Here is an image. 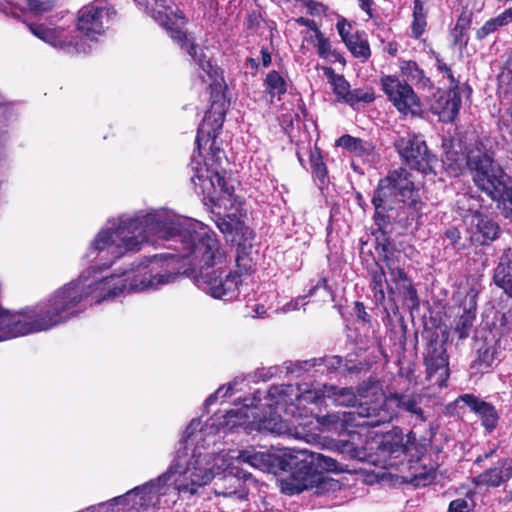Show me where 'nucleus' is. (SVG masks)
Returning <instances> with one entry per match:
<instances>
[{
	"mask_svg": "<svg viewBox=\"0 0 512 512\" xmlns=\"http://www.w3.org/2000/svg\"><path fill=\"white\" fill-rule=\"evenodd\" d=\"M170 241L169 248L188 261L198 287L215 299L238 295L240 276L224 273L227 263L217 235L202 222L157 210L135 217L109 220L92 241L87 257L108 268L127 252H137L145 242Z\"/></svg>",
	"mask_w": 512,
	"mask_h": 512,
	"instance_id": "nucleus-1",
	"label": "nucleus"
},
{
	"mask_svg": "<svg viewBox=\"0 0 512 512\" xmlns=\"http://www.w3.org/2000/svg\"><path fill=\"white\" fill-rule=\"evenodd\" d=\"M221 423L210 419L202 425L200 419H193L184 432L185 445L178 449L166 472L170 474L166 483L171 487L168 502L180 495L194 496L208 485L217 474L237 464H247L264 472L276 474L293 465L286 455L292 448H286L282 455L250 448L241 451L223 452L217 455L203 453L200 447L215 442Z\"/></svg>",
	"mask_w": 512,
	"mask_h": 512,
	"instance_id": "nucleus-2",
	"label": "nucleus"
},
{
	"mask_svg": "<svg viewBox=\"0 0 512 512\" xmlns=\"http://www.w3.org/2000/svg\"><path fill=\"white\" fill-rule=\"evenodd\" d=\"M326 387L328 385L322 389H303L278 385L271 387L264 399L257 392L252 399H246L242 407L226 413L225 425L306 439L314 429L312 412L306 409V404L318 403L327 397Z\"/></svg>",
	"mask_w": 512,
	"mask_h": 512,
	"instance_id": "nucleus-3",
	"label": "nucleus"
},
{
	"mask_svg": "<svg viewBox=\"0 0 512 512\" xmlns=\"http://www.w3.org/2000/svg\"><path fill=\"white\" fill-rule=\"evenodd\" d=\"M96 270L89 268L77 280L56 290L38 310L25 309L12 314L0 308V341L49 330L81 312V303L91 297L101 303V279L90 280Z\"/></svg>",
	"mask_w": 512,
	"mask_h": 512,
	"instance_id": "nucleus-4",
	"label": "nucleus"
},
{
	"mask_svg": "<svg viewBox=\"0 0 512 512\" xmlns=\"http://www.w3.org/2000/svg\"><path fill=\"white\" fill-rule=\"evenodd\" d=\"M146 9L152 18L159 23L170 37L180 45L197 62L203 73L199 76L203 82L214 80L218 77V68L214 67L202 50L195 44L194 38L187 34L184 27L187 23L181 11L169 5L170 0H145Z\"/></svg>",
	"mask_w": 512,
	"mask_h": 512,
	"instance_id": "nucleus-5",
	"label": "nucleus"
},
{
	"mask_svg": "<svg viewBox=\"0 0 512 512\" xmlns=\"http://www.w3.org/2000/svg\"><path fill=\"white\" fill-rule=\"evenodd\" d=\"M326 395L337 405L355 407V410L349 414L367 419L358 425L376 427L390 422L393 418V414L382 408L381 402H378L382 391L375 383L361 385L357 394L352 388H338L330 385L326 387Z\"/></svg>",
	"mask_w": 512,
	"mask_h": 512,
	"instance_id": "nucleus-6",
	"label": "nucleus"
},
{
	"mask_svg": "<svg viewBox=\"0 0 512 512\" xmlns=\"http://www.w3.org/2000/svg\"><path fill=\"white\" fill-rule=\"evenodd\" d=\"M170 474H161L155 479L136 486L125 494L101 503L97 512H147L168 503L171 487L166 483Z\"/></svg>",
	"mask_w": 512,
	"mask_h": 512,
	"instance_id": "nucleus-7",
	"label": "nucleus"
},
{
	"mask_svg": "<svg viewBox=\"0 0 512 512\" xmlns=\"http://www.w3.org/2000/svg\"><path fill=\"white\" fill-rule=\"evenodd\" d=\"M393 197L414 210H419L422 206L419 192L411 180V175L404 168L391 171L379 182L374 192L372 204L375 208L374 217L377 224L385 222V213L392 208Z\"/></svg>",
	"mask_w": 512,
	"mask_h": 512,
	"instance_id": "nucleus-8",
	"label": "nucleus"
},
{
	"mask_svg": "<svg viewBox=\"0 0 512 512\" xmlns=\"http://www.w3.org/2000/svg\"><path fill=\"white\" fill-rule=\"evenodd\" d=\"M469 165L474 170V183L492 200L502 204L504 216L512 222V187L509 176L479 151L469 157Z\"/></svg>",
	"mask_w": 512,
	"mask_h": 512,
	"instance_id": "nucleus-9",
	"label": "nucleus"
},
{
	"mask_svg": "<svg viewBox=\"0 0 512 512\" xmlns=\"http://www.w3.org/2000/svg\"><path fill=\"white\" fill-rule=\"evenodd\" d=\"M287 468H293L294 471L279 481L280 490L284 494H299L313 488L316 489V493L324 494L339 488L338 481L317 471L304 468L303 463H299L297 466L288 465Z\"/></svg>",
	"mask_w": 512,
	"mask_h": 512,
	"instance_id": "nucleus-10",
	"label": "nucleus"
},
{
	"mask_svg": "<svg viewBox=\"0 0 512 512\" xmlns=\"http://www.w3.org/2000/svg\"><path fill=\"white\" fill-rule=\"evenodd\" d=\"M383 92L397 111L404 116H416L421 111V101L412 86L396 75L380 78Z\"/></svg>",
	"mask_w": 512,
	"mask_h": 512,
	"instance_id": "nucleus-11",
	"label": "nucleus"
},
{
	"mask_svg": "<svg viewBox=\"0 0 512 512\" xmlns=\"http://www.w3.org/2000/svg\"><path fill=\"white\" fill-rule=\"evenodd\" d=\"M447 340V331H444L441 337L433 334L424 352L427 378L434 379L439 387L446 386L450 375L449 357L446 349Z\"/></svg>",
	"mask_w": 512,
	"mask_h": 512,
	"instance_id": "nucleus-12",
	"label": "nucleus"
},
{
	"mask_svg": "<svg viewBox=\"0 0 512 512\" xmlns=\"http://www.w3.org/2000/svg\"><path fill=\"white\" fill-rule=\"evenodd\" d=\"M401 159L412 169L428 173L432 170L436 158L432 155L423 138L419 135L408 134L394 142Z\"/></svg>",
	"mask_w": 512,
	"mask_h": 512,
	"instance_id": "nucleus-13",
	"label": "nucleus"
},
{
	"mask_svg": "<svg viewBox=\"0 0 512 512\" xmlns=\"http://www.w3.org/2000/svg\"><path fill=\"white\" fill-rule=\"evenodd\" d=\"M473 200L472 197L464 194L458 200V208L463 212H471V215H464L468 223L470 240L476 244L484 245L495 240L499 235L498 224L486 215L474 210L473 205L466 207L465 202Z\"/></svg>",
	"mask_w": 512,
	"mask_h": 512,
	"instance_id": "nucleus-14",
	"label": "nucleus"
},
{
	"mask_svg": "<svg viewBox=\"0 0 512 512\" xmlns=\"http://www.w3.org/2000/svg\"><path fill=\"white\" fill-rule=\"evenodd\" d=\"M29 29L33 35L50 46L65 50L68 53H85L83 45L74 43V36L71 31L63 27H50L44 24H30Z\"/></svg>",
	"mask_w": 512,
	"mask_h": 512,
	"instance_id": "nucleus-15",
	"label": "nucleus"
},
{
	"mask_svg": "<svg viewBox=\"0 0 512 512\" xmlns=\"http://www.w3.org/2000/svg\"><path fill=\"white\" fill-rule=\"evenodd\" d=\"M191 180L195 185H199L202 192L211 198L215 196L230 198L234 192L233 185L224 177L218 168H197Z\"/></svg>",
	"mask_w": 512,
	"mask_h": 512,
	"instance_id": "nucleus-16",
	"label": "nucleus"
},
{
	"mask_svg": "<svg viewBox=\"0 0 512 512\" xmlns=\"http://www.w3.org/2000/svg\"><path fill=\"white\" fill-rule=\"evenodd\" d=\"M286 455L288 459L292 460L293 465L297 466L299 463H303L304 468L317 471L321 474H323V471L337 472L341 470L335 459L306 449L292 448Z\"/></svg>",
	"mask_w": 512,
	"mask_h": 512,
	"instance_id": "nucleus-17",
	"label": "nucleus"
},
{
	"mask_svg": "<svg viewBox=\"0 0 512 512\" xmlns=\"http://www.w3.org/2000/svg\"><path fill=\"white\" fill-rule=\"evenodd\" d=\"M411 469V475L406 481L415 487H426L431 484L443 486L448 479L446 471L439 470V465H427L424 459L412 465Z\"/></svg>",
	"mask_w": 512,
	"mask_h": 512,
	"instance_id": "nucleus-18",
	"label": "nucleus"
},
{
	"mask_svg": "<svg viewBox=\"0 0 512 512\" xmlns=\"http://www.w3.org/2000/svg\"><path fill=\"white\" fill-rule=\"evenodd\" d=\"M475 151H479L492 160L491 156L484 150L481 145L478 144L475 147L470 148L466 155L452 147L444 154L442 159L443 166L451 176H458L465 168H468L472 174V179L474 180V170L469 165V157Z\"/></svg>",
	"mask_w": 512,
	"mask_h": 512,
	"instance_id": "nucleus-19",
	"label": "nucleus"
},
{
	"mask_svg": "<svg viewBox=\"0 0 512 512\" xmlns=\"http://www.w3.org/2000/svg\"><path fill=\"white\" fill-rule=\"evenodd\" d=\"M104 11V9L92 4L82 7L78 12V30L89 38L101 34L103 32L102 17Z\"/></svg>",
	"mask_w": 512,
	"mask_h": 512,
	"instance_id": "nucleus-20",
	"label": "nucleus"
},
{
	"mask_svg": "<svg viewBox=\"0 0 512 512\" xmlns=\"http://www.w3.org/2000/svg\"><path fill=\"white\" fill-rule=\"evenodd\" d=\"M458 401L463 402L481 418L482 425L486 430L492 431L496 428L499 415L493 405L479 399L473 394L461 395Z\"/></svg>",
	"mask_w": 512,
	"mask_h": 512,
	"instance_id": "nucleus-21",
	"label": "nucleus"
},
{
	"mask_svg": "<svg viewBox=\"0 0 512 512\" xmlns=\"http://www.w3.org/2000/svg\"><path fill=\"white\" fill-rule=\"evenodd\" d=\"M461 107V95L457 88L441 94L432 106V110L442 122H452Z\"/></svg>",
	"mask_w": 512,
	"mask_h": 512,
	"instance_id": "nucleus-22",
	"label": "nucleus"
},
{
	"mask_svg": "<svg viewBox=\"0 0 512 512\" xmlns=\"http://www.w3.org/2000/svg\"><path fill=\"white\" fill-rule=\"evenodd\" d=\"M223 122L224 112L214 110V105H212V109L205 114L203 122L198 128L196 144L199 148L201 147L202 142L206 143L209 140H212V143H214L217 132L221 129ZM212 145L213 144H211V146Z\"/></svg>",
	"mask_w": 512,
	"mask_h": 512,
	"instance_id": "nucleus-23",
	"label": "nucleus"
},
{
	"mask_svg": "<svg viewBox=\"0 0 512 512\" xmlns=\"http://www.w3.org/2000/svg\"><path fill=\"white\" fill-rule=\"evenodd\" d=\"M336 146L346 149L364 162L372 163L376 159L375 146L371 142L360 138L343 135L336 140Z\"/></svg>",
	"mask_w": 512,
	"mask_h": 512,
	"instance_id": "nucleus-24",
	"label": "nucleus"
},
{
	"mask_svg": "<svg viewBox=\"0 0 512 512\" xmlns=\"http://www.w3.org/2000/svg\"><path fill=\"white\" fill-rule=\"evenodd\" d=\"M422 397L420 395H398L394 394L388 397L387 399H383V395L381 396L378 402H381L382 408H386L389 404H394L399 408L404 409L410 414L414 415L417 420L420 422L426 421V416L424 411L422 410L421 404Z\"/></svg>",
	"mask_w": 512,
	"mask_h": 512,
	"instance_id": "nucleus-25",
	"label": "nucleus"
},
{
	"mask_svg": "<svg viewBox=\"0 0 512 512\" xmlns=\"http://www.w3.org/2000/svg\"><path fill=\"white\" fill-rule=\"evenodd\" d=\"M495 284L512 297V249L504 250L494 272Z\"/></svg>",
	"mask_w": 512,
	"mask_h": 512,
	"instance_id": "nucleus-26",
	"label": "nucleus"
},
{
	"mask_svg": "<svg viewBox=\"0 0 512 512\" xmlns=\"http://www.w3.org/2000/svg\"><path fill=\"white\" fill-rule=\"evenodd\" d=\"M476 315V303L474 296L471 297L469 307L463 309L454 326V332L458 334L459 339L469 336Z\"/></svg>",
	"mask_w": 512,
	"mask_h": 512,
	"instance_id": "nucleus-27",
	"label": "nucleus"
},
{
	"mask_svg": "<svg viewBox=\"0 0 512 512\" xmlns=\"http://www.w3.org/2000/svg\"><path fill=\"white\" fill-rule=\"evenodd\" d=\"M324 73L329 79V82L333 87V91L337 95L338 99L346 103L350 93V85L348 81L342 75L336 74L330 67L325 68Z\"/></svg>",
	"mask_w": 512,
	"mask_h": 512,
	"instance_id": "nucleus-28",
	"label": "nucleus"
},
{
	"mask_svg": "<svg viewBox=\"0 0 512 512\" xmlns=\"http://www.w3.org/2000/svg\"><path fill=\"white\" fill-rule=\"evenodd\" d=\"M399 69L402 76L405 78L404 81L407 83L419 84L425 79L424 71L414 61L401 60L399 62Z\"/></svg>",
	"mask_w": 512,
	"mask_h": 512,
	"instance_id": "nucleus-29",
	"label": "nucleus"
},
{
	"mask_svg": "<svg viewBox=\"0 0 512 512\" xmlns=\"http://www.w3.org/2000/svg\"><path fill=\"white\" fill-rule=\"evenodd\" d=\"M346 46L355 57L362 61L367 60L371 55L368 41L362 35L355 34L352 38L347 39Z\"/></svg>",
	"mask_w": 512,
	"mask_h": 512,
	"instance_id": "nucleus-30",
	"label": "nucleus"
},
{
	"mask_svg": "<svg viewBox=\"0 0 512 512\" xmlns=\"http://www.w3.org/2000/svg\"><path fill=\"white\" fill-rule=\"evenodd\" d=\"M426 12L424 11L421 0L414 1L412 33L415 38H419L426 28Z\"/></svg>",
	"mask_w": 512,
	"mask_h": 512,
	"instance_id": "nucleus-31",
	"label": "nucleus"
},
{
	"mask_svg": "<svg viewBox=\"0 0 512 512\" xmlns=\"http://www.w3.org/2000/svg\"><path fill=\"white\" fill-rule=\"evenodd\" d=\"M241 217V214L237 216L236 214L229 213L227 214V218L221 216L217 217L215 224L223 234H230L233 230L242 228Z\"/></svg>",
	"mask_w": 512,
	"mask_h": 512,
	"instance_id": "nucleus-32",
	"label": "nucleus"
},
{
	"mask_svg": "<svg viewBox=\"0 0 512 512\" xmlns=\"http://www.w3.org/2000/svg\"><path fill=\"white\" fill-rule=\"evenodd\" d=\"M266 88L272 95H281L286 92V82L276 71H271L266 76Z\"/></svg>",
	"mask_w": 512,
	"mask_h": 512,
	"instance_id": "nucleus-33",
	"label": "nucleus"
},
{
	"mask_svg": "<svg viewBox=\"0 0 512 512\" xmlns=\"http://www.w3.org/2000/svg\"><path fill=\"white\" fill-rule=\"evenodd\" d=\"M503 481V471L501 468L489 469L477 476L478 485L499 486Z\"/></svg>",
	"mask_w": 512,
	"mask_h": 512,
	"instance_id": "nucleus-34",
	"label": "nucleus"
},
{
	"mask_svg": "<svg viewBox=\"0 0 512 512\" xmlns=\"http://www.w3.org/2000/svg\"><path fill=\"white\" fill-rule=\"evenodd\" d=\"M386 266L389 270L391 281L398 285L399 288H403L409 283V280L403 269L396 265L395 261L388 256H386Z\"/></svg>",
	"mask_w": 512,
	"mask_h": 512,
	"instance_id": "nucleus-35",
	"label": "nucleus"
},
{
	"mask_svg": "<svg viewBox=\"0 0 512 512\" xmlns=\"http://www.w3.org/2000/svg\"><path fill=\"white\" fill-rule=\"evenodd\" d=\"M375 95L372 90L354 89L350 90L346 103L354 106L359 102L370 103L374 101Z\"/></svg>",
	"mask_w": 512,
	"mask_h": 512,
	"instance_id": "nucleus-36",
	"label": "nucleus"
},
{
	"mask_svg": "<svg viewBox=\"0 0 512 512\" xmlns=\"http://www.w3.org/2000/svg\"><path fill=\"white\" fill-rule=\"evenodd\" d=\"M27 6L36 16H43L54 9L55 3L51 0H27Z\"/></svg>",
	"mask_w": 512,
	"mask_h": 512,
	"instance_id": "nucleus-37",
	"label": "nucleus"
},
{
	"mask_svg": "<svg viewBox=\"0 0 512 512\" xmlns=\"http://www.w3.org/2000/svg\"><path fill=\"white\" fill-rule=\"evenodd\" d=\"M312 29L315 32V38H316V48L318 51V54L323 58H328L331 52V45L330 42L325 36L317 29L314 22H312Z\"/></svg>",
	"mask_w": 512,
	"mask_h": 512,
	"instance_id": "nucleus-38",
	"label": "nucleus"
},
{
	"mask_svg": "<svg viewBox=\"0 0 512 512\" xmlns=\"http://www.w3.org/2000/svg\"><path fill=\"white\" fill-rule=\"evenodd\" d=\"M372 282L374 285L373 288L375 290L376 296H378L379 299H381V300L384 299V297H385L384 286L387 285L389 287V285L387 283L385 272L383 271L382 268L373 272Z\"/></svg>",
	"mask_w": 512,
	"mask_h": 512,
	"instance_id": "nucleus-39",
	"label": "nucleus"
},
{
	"mask_svg": "<svg viewBox=\"0 0 512 512\" xmlns=\"http://www.w3.org/2000/svg\"><path fill=\"white\" fill-rule=\"evenodd\" d=\"M310 162L313 173L317 178L323 180L326 177L327 171L319 153H311Z\"/></svg>",
	"mask_w": 512,
	"mask_h": 512,
	"instance_id": "nucleus-40",
	"label": "nucleus"
},
{
	"mask_svg": "<svg viewBox=\"0 0 512 512\" xmlns=\"http://www.w3.org/2000/svg\"><path fill=\"white\" fill-rule=\"evenodd\" d=\"M502 26H505V24L498 20V16L496 18L490 19L481 28L478 29L477 37L478 39H483Z\"/></svg>",
	"mask_w": 512,
	"mask_h": 512,
	"instance_id": "nucleus-41",
	"label": "nucleus"
},
{
	"mask_svg": "<svg viewBox=\"0 0 512 512\" xmlns=\"http://www.w3.org/2000/svg\"><path fill=\"white\" fill-rule=\"evenodd\" d=\"M343 420L344 419H342L340 417V415H338V414H328V415H324V416L316 418L317 424L325 427L328 430L336 429L338 422L343 421Z\"/></svg>",
	"mask_w": 512,
	"mask_h": 512,
	"instance_id": "nucleus-42",
	"label": "nucleus"
},
{
	"mask_svg": "<svg viewBox=\"0 0 512 512\" xmlns=\"http://www.w3.org/2000/svg\"><path fill=\"white\" fill-rule=\"evenodd\" d=\"M478 360L485 367H490L494 361V349L484 347L479 350Z\"/></svg>",
	"mask_w": 512,
	"mask_h": 512,
	"instance_id": "nucleus-43",
	"label": "nucleus"
},
{
	"mask_svg": "<svg viewBox=\"0 0 512 512\" xmlns=\"http://www.w3.org/2000/svg\"><path fill=\"white\" fill-rule=\"evenodd\" d=\"M447 512H471V507L465 499H455L450 502Z\"/></svg>",
	"mask_w": 512,
	"mask_h": 512,
	"instance_id": "nucleus-44",
	"label": "nucleus"
},
{
	"mask_svg": "<svg viewBox=\"0 0 512 512\" xmlns=\"http://www.w3.org/2000/svg\"><path fill=\"white\" fill-rule=\"evenodd\" d=\"M337 30L345 44L347 39L352 38L355 35L351 33V26L345 20L337 23Z\"/></svg>",
	"mask_w": 512,
	"mask_h": 512,
	"instance_id": "nucleus-45",
	"label": "nucleus"
},
{
	"mask_svg": "<svg viewBox=\"0 0 512 512\" xmlns=\"http://www.w3.org/2000/svg\"><path fill=\"white\" fill-rule=\"evenodd\" d=\"M466 30L454 27L451 31L454 45H465L467 40L465 39Z\"/></svg>",
	"mask_w": 512,
	"mask_h": 512,
	"instance_id": "nucleus-46",
	"label": "nucleus"
},
{
	"mask_svg": "<svg viewBox=\"0 0 512 512\" xmlns=\"http://www.w3.org/2000/svg\"><path fill=\"white\" fill-rule=\"evenodd\" d=\"M232 389V385H229L227 388L220 387L214 394L210 395L207 400L206 404L210 405L212 404L217 398H225L228 396L229 391Z\"/></svg>",
	"mask_w": 512,
	"mask_h": 512,
	"instance_id": "nucleus-47",
	"label": "nucleus"
},
{
	"mask_svg": "<svg viewBox=\"0 0 512 512\" xmlns=\"http://www.w3.org/2000/svg\"><path fill=\"white\" fill-rule=\"evenodd\" d=\"M405 291L406 297L412 302L413 306L418 305V296L416 290L412 287L411 283L409 282L407 285H405L402 288Z\"/></svg>",
	"mask_w": 512,
	"mask_h": 512,
	"instance_id": "nucleus-48",
	"label": "nucleus"
},
{
	"mask_svg": "<svg viewBox=\"0 0 512 512\" xmlns=\"http://www.w3.org/2000/svg\"><path fill=\"white\" fill-rule=\"evenodd\" d=\"M303 301V298H297L296 300L290 301L289 303L285 304L282 308V311L284 313L294 311L299 309L300 302Z\"/></svg>",
	"mask_w": 512,
	"mask_h": 512,
	"instance_id": "nucleus-49",
	"label": "nucleus"
},
{
	"mask_svg": "<svg viewBox=\"0 0 512 512\" xmlns=\"http://www.w3.org/2000/svg\"><path fill=\"white\" fill-rule=\"evenodd\" d=\"M470 25V19L468 16L466 15H461L458 20H457V23L455 25L456 28H460V29H464L467 31L468 27Z\"/></svg>",
	"mask_w": 512,
	"mask_h": 512,
	"instance_id": "nucleus-50",
	"label": "nucleus"
},
{
	"mask_svg": "<svg viewBox=\"0 0 512 512\" xmlns=\"http://www.w3.org/2000/svg\"><path fill=\"white\" fill-rule=\"evenodd\" d=\"M446 236L452 243H456L460 239V232L456 228H450L446 231Z\"/></svg>",
	"mask_w": 512,
	"mask_h": 512,
	"instance_id": "nucleus-51",
	"label": "nucleus"
},
{
	"mask_svg": "<svg viewBox=\"0 0 512 512\" xmlns=\"http://www.w3.org/2000/svg\"><path fill=\"white\" fill-rule=\"evenodd\" d=\"M261 55H262V63L265 67L269 66L271 64V55L266 48L261 49Z\"/></svg>",
	"mask_w": 512,
	"mask_h": 512,
	"instance_id": "nucleus-52",
	"label": "nucleus"
},
{
	"mask_svg": "<svg viewBox=\"0 0 512 512\" xmlns=\"http://www.w3.org/2000/svg\"><path fill=\"white\" fill-rule=\"evenodd\" d=\"M438 68L442 72L447 73V75L450 78L451 82H454V77H453V75L451 73V69L445 63L439 62L438 63Z\"/></svg>",
	"mask_w": 512,
	"mask_h": 512,
	"instance_id": "nucleus-53",
	"label": "nucleus"
},
{
	"mask_svg": "<svg viewBox=\"0 0 512 512\" xmlns=\"http://www.w3.org/2000/svg\"><path fill=\"white\" fill-rule=\"evenodd\" d=\"M359 1H360L361 8L370 15L372 0H359Z\"/></svg>",
	"mask_w": 512,
	"mask_h": 512,
	"instance_id": "nucleus-54",
	"label": "nucleus"
},
{
	"mask_svg": "<svg viewBox=\"0 0 512 512\" xmlns=\"http://www.w3.org/2000/svg\"><path fill=\"white\" fill-rule=\"evenodd\" d=\"M325 285H326L325 279L319 280L317 285L309 291V295H312L314 293L315 289L319 288L320 286H325Z\"/></svg>",
	"mask_w": 512,
	"mask_h": 512,
	"instance_id": "nucleus-55",
	"label": "nucleus"
},
{
	"mask_svg": "<svg viewBox=\"0 0 512 512\" xmlns=\"http://www.w3.org/2000/svg\"><path fill=\"white\" fill-rule=\"evenodd\" d=\"M331 365L335 367H340L342 365V358L338 356L334 357L333 363Z\"/></svg>",
	"mask_w": 512,
	"mask_h": 512,
	"instance_id": "nucleus-56",
	"label": "nucleus"
},
{
	"mask_svg": "<svg viewBox=\"0 0 512 512\" xmlns=\"http://www.w3.org/2000/svg\"><path fill=\"white\" fill-rule=\"evenodd\" d=\"M387 51L391 54V55H395L396 52H397V48L396 47H393L392 44H389V47L387 49Z\"/></svg>",
	"mask_w": 512,
	"mask_h": 512,
	"instance_id": "nucleus-57",
	"label": "nucleus"
},
{
	"mask_svg": "<svg viewBox=\"0 0 512 512\" xmlns=\"http://www.w3.org/2000/svg\"><path fill=\"white\" fill-rule=\"evenodd\" d=\"M256 312H257V314H258L259 316H262L263 314H265L264 307L262 306V307H261V309H259V308H258V309L256 310Z\"/></svg>",
	"mask_w": 512,
	"mask_h": 512,
	"instance_id": "nucleus-58",
	"label": "nucleus"
},
{
	"mask_svg": "<svg viewBox=\"0 0 512 512\" xmlns=\"http://www.w3.org/2000/svg\"><path fill=\"white\" fill-rule=\"evenodd\" d=\"M256 312H257V314H258L259 316H262L263 314H265L264 307L262 306V307H261V309H259V308H258V309L256 310Z\"/></svg>",
	"mask_w": 512,
	"mask_h": 512,
	"instance_id": "nucleus-59",
	"label": "nucleus"
},
{
	"mask_svg": "<svg viewBox=\"0 0 512 512\" xmlns=\"http://www.w3.org/2000/svg\"><path fill=\"white\" fill-rule=\"evenodd\" d=\"M221 494L224 495V496H232V495H235L236 492L235 491H229V492H222Z\"/></svg>",
	"mask_w": 512,
	"mask_h": 512,
	"instance_id": "nucleus-60",
	"label": "nucleus"
}]
</instances>
